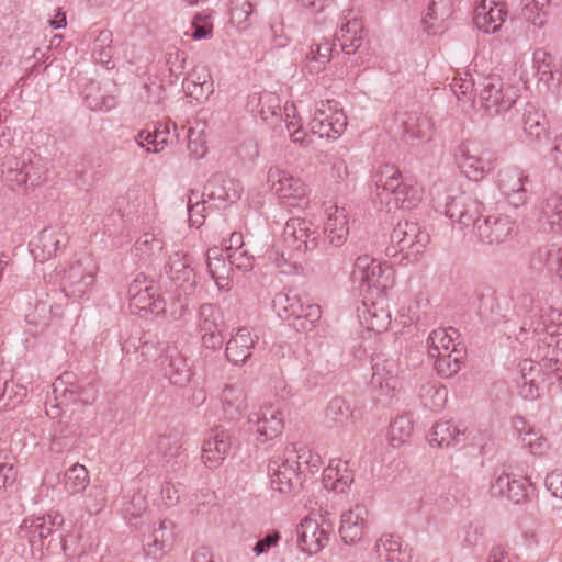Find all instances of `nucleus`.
<instances>
[{
    "label": "nucleus",
    "mask_w": 562,
    "mask_h": 562,
    "mask_svg": "<svg viewBox=\"0 0 562 562\" xmlns=\"http://www.w3.org/2000/svg\"><path fill=\"white\" fill-rule=\"evenodd\" d=\"M319 234L310 221L290 218L283 228L281 240L268 251L269 260L282 273H291L302 268L301 258L318 246Z\"/></svg>",
    "instance_id": "nucleus-1"
},
{
    "label": "nucleus",
    "mask_w": 562,
    "mask_h": 562,
    "mask_svg": "<svg viewBox=\"0 0 562 562\" xmlns=\"http://www.w3.org/2000/svg\"><path fill=\"white\" fill-rule=\"evenodd\" d=\"M454 157L461 171L473 181H479L494 168L495 153L475 142L461 143Z\"/></svg>",
    "instance_id": "nucleus-2"
},
{
    "label": "nucleus",
    "mask_w": 562,
    "mask_h": 562,
    "mask_svg": "<svg viewBox=\"0 0 562 562\" xmlns=\"http://www.w3.org/2000/svg\"><path fill=\"white\" fill-rule=\"evenodd\" d=\"M391 245L386 248V255L395 257L403 254V258L420 254L428 245L430 237L418 223L400 221L391 233Z\"/></svg>",
    "instance_id": "nucleus-3"
},
{
    "label": "nucleus",
    "mask_w": 562,
    "mask_h": 562,
    "mask_svg": "<svg viewBox=\"0 0 562 562\" xmlns=\"http://www.w3.org/2000/svg\"><path fill=\"white\" fill-rule=\"evenodd\" d=\"M268 183L284 206L297 209L307 206L306 187L301 179L295 178L290 171L271 167L268 171Z\"/></svg>",
    "instance_id": "nucleus-4"
},
{
    "label": "nucleus",
    "mask_w": 562,
    "mask_h": 562,
    "mask_svg": "<svg viewBox=\"0 0 562 562\" xmlns=\"http://www.w3.org/2000/svg\"><path fill=\"white\" fill-rule=\"evenodd\" d=\"M271 487L280 494L291 496L297 494L303 485L301 462L290 457H273L268 465Z\"/></svg>",
    "instance_id": "nucleus-5"
},
{
    "label": "nucleus",
    "mask_w": 562,
    "mask_h": 562,
    "mask_svg": "<svg viewBox=\"0 0 562 562\" xmlns=\"http://www.w3.org/2000/svg\"><path fill=\"white\" fill-rule=\"evenodd\" d=\"M351 277L355 283H359L361 291L369 292L372 289L383 291L392 283V269L363 255L356 259Z\"/></svg>",
    "instance_id": "nucleus-6"
},
{
    "label": "nucleus",
    "mask_w": 562,
    "mask_h": 562,
    "mask_svg": "<svg viewBox=\"0 0 562 562\" xmlns=\"http://www.w3.org/2000/svg\"><path fill=\"white\" fill-rule=\"evenodd\" d=\"M516 100V90L510 86H505L498 76L492 75L484 79L480 91V102L488 115H499L508 111Z\"/></svg>",
    "instance_id": "nucleus-7"
},
{
    "label": "nucleus",
    "mask_w": 562,
    "mask_h": 562,
    "mask_svg": "<svg viewBox=\"0 0 562 562\" xmlns=\"http://www.w3.org/2000/svg\"><path fill=\"white\" fill-rule=\"evenodd\" d=\"M35 154L25 150L20 157L9 155L2 161V176L5 182L12 188H20L30 183L37 186L41 182L38 168L33 161Z\"/></svg>",
    "instance_id": "nucleus-8"
},
{
    "label": "nucleus",
    "mask_w": 562,
    "mask_h": 562,
    "mask_svg": "<svg viewBox=\"0 0 562 562\" xmlns=\"http://www.w3.org/2000/svg\"><path fill=\"white\" fill-rule=\"evenodd\" d=\"M240 181L224 172L213 173L206 181L202 196L213 202L216 209H226L241 196Z\"/></svg>",
    "instance_id": "nucleus-9"
},
{
    "label": "nucleus",
    "mask_w": 562,
    "mask_h": 562,
    "mask_svg": "<svg viewBox=\"0 0 562 562\" xmlns=\"http://www.w3.org/2000/svg\"><path fill=\"white\" fill-rule=\"evenodd\" d=\"M516 222L506 214H490L483 216L475 227L474 235L485 245H499L512 239L516 233Z\"/></svg>",
    "instance_id": "nucleus-10"
},
{
    "label": "nucleus",
    "mask_w": 562,
    "mask_h": 562,
    "mask_svg": "<svg viewBox=\"0 0 562 562\" xmlns=\"http://www.w3.org/2000/svg\"><path fill=\"white\" fill-rule=\"evenodd\" d=\"M337 102L327 100L322 102L310 122L311 132L321 138H338L347 126V116L342 110L336 109Z\"/></svg>",
    "instance_id": "nucleus-11"
},
{
    "label": "nucleus",
    "mask_w": 562,
    "mask_h": 562,
    "mask_svg": "<svg viewBox=\"0 0 562 562\" xmlns=\"http://www.w3.org/2000/svg\"><path fill=\"white\" fill-rule=\"evenodd\" d=\"M483 203L471 193L462 192L451 198L446 204V214L461 228L472 227L473 233L479 222L483 220Z\"/></svg>",
    "instance_id": "nucleus-12"
},
{
    "label": "nucleus",
    "mask_w": 562,
    "mask_h": 562,
    "mask_svg": "<svg viewBox=\"0 0 562 562\" xmlns=\"http://www.w3.org/2000/svg\"><path fill=\"white\" fill-rule=\"evenodd\" d=\"M224 322L220 310L211 304L204 303L198 312L196 327L201 336L202 345L211 350L222 347L224 338L222 335Z\"/></svg>",
    "instance_id": "nucleus-13"
},
{
    "label": "nucleus",
    "mask_w": 562,
    "mask_h": 562,
    "mask_svg": "<svg viewBox=\"0 0 562 562\" xmlns=\"http://www.w3.org/2000/svg\"><path fill=\"white\" fill-rule=\"evenodd\" d=\"M333 530L330 522L305 518L296 527L297 544L302 551L315 554L328 543Z\"/></svg>",
    "instance_id": "nucleus-14"
},
{
    "label": "nucleus",
    "mask_w": 562,
    "mask_h": 562,
    "mask_svg": "<svg viewBox=\"0 0 562 562\" xmlns=\"http://www.w3.org/2000/svg\"><path fill=\"white\" fill-rule=\"evenodd\" d=\"M398 385V363L395 359L376 356L372 359L370 387L379 396H391Z\"/></svg>",
    "instance_id": "nucleus-15"
},
{
    "label": "nucleus",
    "mask_w": 562,
    "mask_h": 562,
    "mask_svg": "<svg viewBox=\"0 0 562 562\" xmlns=\"http://www.w3.org/2000/svg\"><path fill=\"white\" fill-rule=\"evenodd\" d=\"M81 44L91 47V55L97 64L104 66L106 69L115 67L113 33L110 30L93 25L83 35Z\"/></svg>",
    "instance_id": "nucleus-16"
},
{
    "label": "nucleus",
    "mask_w": 562,
    "mask_h": 562,
    "mask_svg": "<svg viewBox=\"0 0 562 562\" xmlns=\"http://www.w3.org/2000/svg\"><path fill=\"white\" fill-rule=\"evenodd\" d=\"M232 447V437L223 426L212 429L202 446V461L210 469L218 468Z\"/></svg>",
    "instance_id": "nucleus-17"
},
{
    "label": "nucleus",
    "mask_w": 562,
    "mask_h": 562,
    "mask_svg": "<svg viewBox=\"0 0 562 562\" xmlns=\"http://www.w3.org/2000/svg\"><path fill=\"white\" fill-rule=\"evenodd\" d=\"M247 109L259 115L260 119L273 128L280 127L282 122L281 100L279 95L270 91L252 93L248 97Z\"/></svg>",
    "instance_id": "nucleus-18"
},
{
    "label": "nucleus",
    "mask_w": 562,
    "mask_h": 562,
    "mask_svg": "<svg viewBox=\"0 0 562 562\" xmlns=\"http://www.w3.org/2000/svg\"><path fill=\"white\" fill-rule=\"evenodd\" d=\"M159 367L164 376L176 386H186L191 380V368L176 347H168L165 350L159 357Z\"/></svg>",
    "instance_id": "nucleus-19"
},
{
    "label": "nucleus",
    "mask_w": 562,
    "mask_h": 562,
    "mask_svg": "<svg viewBox=\"0 0 562 562\" xmlns=\"http://www.w3.org/2000/svg\"><path fill=\"white\" fill-rule=\"evenodd\" d=\"M248 423L255 425L256 432L263 441L278 437L284 427L280 404L263 405L258 413L249 415Z\"/></svg>",
    "instance_id": "nucleus-20"
},
{
    "label": "nucleus",
    "mask_w": 562,
    "mask_h": 562,
    "mask_svg": "<svg viewBox=\"0 0 562 562\" xmlns=\"http://www.w3.org/2000/svg\"><path fill=\"white\" fill-rule=\"evenodd\" d=\"M369 516V509L363 504H356L341 515L339 533L346 544H353L362 539Z\"/></svg>",
    "instance_id": "nucleus-21"
},
{
    "label": "nucleus",
    "mask_w": 562,
    "mask_h": 562,
    "mask_svg": "<svg viewBox=\"0 0 562 562\" xmlns=\"http://www.w3.org/2000/svg\"><path fill=\"white\" fill-rule=\"evenodd\" d=\"M528 181V176L518 168H508L498 173V187L515 207L524 205L528 200V190L525 187Z\"/></svg>",
    "instance_id": "nucleus-22"
},
{
    "label": "nucleus",
    "mask_w": 562,
    "mask_h": 562,
    "mask_svg": "<svg viewBox=\"0 0 562 562\" xmlns=\"http://www.w3.org/2000/svg\"><path fill=\"white\" fill-rule=\"evenodd\" d=\"M531 484L525 477L516 479L503 472L492 483L490 492L495 497H506L515 504H520L529 497Z\"/></svg>",
    "instance_id": "nucleus-23"
},
{
    "label": "nucleus",
    "mask_w": 562,
    "mask_h": 562,
    "mask_svg": "<svg viewBox=\"0 0 562 562\" xmlns=\"http://www.w3.org/2000/svg\"><path fill=\"white\" fill-rule=\"evenodd\" d=\"M504 3L495 0H480L474 9L473 21L485 33L496 32L505 21Z\"/></svg>",
    "instance_id": "nucleus-24"
},
{
    "label": "nucleus",
    "mask_w": 562,
    "mask_h": 562,
    "mask_svg": "<svg viewBox=\"0 0 562 562\" xmlns=\"http://www.w3.org/2000/svg\"><path fill=\"white\" fill-rule=\"evenodd\" d=\"M403 131V138L409 140H429L432 135V122L426 114L413 111L404 112L398 116Z\"/></svg>",
    "instance_id": "nucleus-25"
},
{
    "label": "nucleus",
    "mask_w": 562,
    "mask_h": 562,
    "mask_svg": "<svg viewBox=\"0 0 562 562\" xmlns=\"http://www.w3.org/2000/svg\"><path fill=\"white\" fill-rule=\"evenodd\" d=\"M258 337L254 338L246 327L237 329L226 344V359L234 364H244L250 357Z\"/></svg>",
    "instance_id": "nucleus-26"
},
{
    "label": "nucleus",
    "mask_w": 562,
    "mask_h": 562,
    "mask_svg": "<svg viewBox=\"0 0 562 562\" xmlns=\"http://www.w3.org/2000/svg\"><path fill=\"white\" fill-rule=\"evenodd\" d=\"M522 128L533 142L548 139L549 122L544 112L533 103H527L522 112Z\"/></svg>",
    "instance_id": "nucleus-27"
},
{
    "label": "nucleus",
    "mask_w": 562,
    "mask_h": 562,
    "mask_svg": "<svg viewBox=\"0 0 562 562\" xmlns=\"http://www.w3.org/2000/svg\"><path fill=\"white\" fill-rule=\"evenodd\" d=\"M175 524L170 519H164L159 522L158 528H155L148 537L145 546L147 555L154 559H160L169 551L175 540Z\"/></svg>",
    "instance_id": "nucleus-28"
},
{
    "label": "nucleus",
    "mask_w": 562,
    "mask_h": 562,
    "mask_svg": "<svg viewBox=\"0 0 562 562\" xmlns=\"http://www.w3.org/2000/svg\"><path fill=\"white\" fill-rule=\"evenodd\" d=\"M221 401L223 412L231 420L239 419L248 407L247 395L240 384H226L221 393Z\"/></svg>",
    "instance_id": "nucleus-29"
},
{
    "label": "nucleus",
    "mask_w": 562,
    "mask_h": 562,
    "mask_svg": "<svg viewBox=\"0 0 562 562\" xmlns=\"http://www.w3.org/2000/svg\"><path fill=\"white\" fill-rule=\"evenodd\" d=\"M362 21L352 18L340 26L335 34V41L339 43L340 50L346 55L356 54L363 43Z\"/></svg>",
    "instance_id": "nucleus-30"
},
{
    "label": "nucleus",
    "mask_w": 562,
    "mask_h": 562,
    "mask_svg": "<svg viewBox=\"0 0 562 562\" xmlns=\"http://www.w3.org/2000/svg\"><path fill=\"white\" fill-rule=\"evenodd\" d=\"M181 434L178 430H170L158 437L157 449L166 462H171L172 469L175 465L180 468L186 463L188 454L184 452L181 442Z\"/></svg>",
    "instance_id": "nucleus-31"
},
{
    "label": "nucleus",
    "mask_w": 562,
    "mask_h": 562,
    "mask_svg": "<svg viewBox=\"0 0 562 562\" xmlns=\"http://www.w3.org/2000/svg\"><path fill=\"white\" fill-rule=\"evenodd\" d=\"M353 482V473L348 462L333 460L323 472V483L327 490L344 493Z\"/></svg>",
    "instance_id": "nucleus-32"
},
{
    "label": "nucleus",
    "mask_w": 562,
    "mask_h": 562,
    "mask_svg": "<svg viewBox=\"0 0 562 562\" xmlns=\"http://www.w3.org/2000/svg\"><path fill=\"white\" fill-rule=\"evenodd\" d=\"M374 184L376 187V194L381 202H385L392 198L404 182L402 175L397 168L391 165L382 166L373 177Z\"/></svg>",
    "instance_id": "nucleus-33"
},
{
    "label": "nucleus",
    "mask_w": 562,
    "mask_h": 562,
    "mask_svg": "<svg viewBox=\"0 0 562 562\" xmlns=\"http://www.w3.org/2000/svg\"><path fill=\"white\" fill-rule=\"evenodd\" d=\"M451 14V0H431L422 20L423 29L427 34L435 35L442 31L443 22Z\"/></svg>",
    "instance_id": "nucleus-34"
},
{
    "label": "nucleus",
    "mask_w": 562,
    "mask_h": 562,
    "mask_svg": "<svg viewBox=\"0 0 562 562\" xmlns=\"http://www.w3.org/2000/svg\"><path fill=\"white\" fill-rule=\"evenodd\" d=\"M68 378L69 374L64 372L52 384L53 397L48 398L46 402V414L52 419L60 418L63 413L69 406L70 402L68 397Z\"/></svg>",
    "instance_id": "nucleus-35"
},
{
    "label": "nucleus",
    "mask_w": 562,
    "mask_h": 562,
    "mask_svg": "<svg viewBox=\"0 0 562 562\" xmlns=\"http://www.w3.org/2000/svg\"><path fill=\"white\" fill-rule=\"evenodd\" d=\"M324 234L329 244L335 247H339L346 241L349 227L345 209L335 206L334 213L328 214L327 222L324 226Z\"/></svg>",
    "instance_id": "nucleus-36"
},
{
    "label": "nucleus",
    "mask_w": 562,
    "mask_h": 562,
    "mask_svg": "<svg viewBox=\"0 0 562 562\" xmlns=\"http://www.w3.org/2000/svg\"><path fill=\"white\" fill-rule=\"evenodd\" d=\"M224 249L220 247H212L206 252V266L209 273L215 280L220 289L229 286V262H226L227 257H224Z\"/></svg>",
    "instance_id": "nucleus-37"
},
{
    "label": "nucleus",
    "mask_w": 562,
    "mask_h": 562,
    "mask_svg": "<svg viewBox=\"0 0 562 562\" xmlns=\"http://www.w3.org/2000/svg\"><path fill=\"white\" fill-rule=\"evenodd\" d=\"M338 54L336 44L324 40L319 43H314L310 47V52L306 54V67L310 72L318 74L325 66L331 60V58Z\"/></svg>",
    "instance_id": "nucleus-38"
},
{
    "label": "nucleus",
    "mask_w": 562,
    "mask_h": 562,
    "mask_svg": "<svg viewBox=\"0 0 562 562\" xmlns=\"http://www.w3.org/2000/svg\"><path fill=\"white\" fill-rule=\"evenodd\" d=\"M540 221L552 232L562 229V193H550L540 204Z\"/></svg>",
    "instance_id": "nucleus-39"
},
{
    "label": "nucleus",
    "mask_w": 562,
    "mask_h": 562,
    "mask_svg": "<svg viewBox=\"0 0 562 562\" xmlns=\"http://www.w3.org/2000/svg\"><path fill=\"white\" fill-rule=\"evenodd\" d=\"M463 437L464 431H461L452 422L440 420L432 426L428 440L432 446L448 448L460 442Z\"/></svg>",
    "instance_id": "nucleus-40"
},
{
    "label": "nucleus",
    "mask_w": 562,
    "mask_h": 562,
    "mask_svg": "<svg viewBox=\"0 0 562 562\" xmlns=\"http://www.w3.org/2000/svg\"><path fill=\"white\" fill-rule=\"evenodd\" d=\"M457 334V330L452 327L449 328H438L430 333L427 346H428V355L429 356H439L443 353L462 351L461 349H457V345L453 342V335Z\"/></svg>",
    "instance_id": "nucleus-41"
},
{
    "label": "nucleus",
    "mask_w": 562,
    "mask_h": 562,
    "mask_svg": "<svg viewBox=\"0 0 562 562\" xmlns=\"http://www.w3.org/2000/svg\"><path fill=\"white\" fill-rule=\"evenodd\" d=\"M273 307L282 319H291L302 312V299L294 290H288L274 295Z\"/></svg>",
    "instance_id": "nucleus-42"
},
{
    "label": "nucleus",
    "mask_w": 562,
    "mask_h": 562,
    "mask_svg": "<svg viewBox=\"0 0 562 562\" xmlns=\"http://www.w3.org/2000/svg\"><path fill=\"white\" fill-rule=\"evenodd\" d=\"M213 82L211 81L210 72L202 68L193 69L188 78L183 81V88L188 94L196 100L207 98L212 92Z\"/></svg>",
    "instance_id": "nucleus-43"
},
{
    "label": "nucleus",
    "mask_w": 562,
    "mask_h": 562,
    "mask_svg": "<svg viewBox=\"0 0 562 562\" xmlns=\"http://www.w3.org/2000/svg\"><path fill=\"white\" fill-rule=\"evenodd\" d=\"M130 300V307L137 312H150L159 315L165 312L166 303L159 296L156 297L155 286L144 288V291Z\"/></svg>",
    "instance_id": "nucleus-44"
},
{
    "label": "nucleus",
    "mask_w": 562,
    "mask_h": 562,
    "mask_svg": "<svg viewBox=\"0 0 562 562\" xmlns=\"http://www.w3.org/2000/svg\"><path fill=\"white\" fill-rule=\"evenodd\" d=\"M448 391L437 382H427L420 386L419 398L422 404L430 411H440L447 402Z\"/></svg>",
    "instance_id": "nucleus-45"
},
{
    "label": "nucleus",
    "mask_w": 562,
    "mask_h": 562,
    "mask_svg": "<svg viewBox=\"0 0 562 562\" xmlns=\"http://www.w3.org/2000/svg\"><path fill=\"white\" fill-rule=\"evenodd\" d=\"M325 417L328 423L345 426L355 422V411L342 397H334L327 405Z\"/></svg>",
    "instance_id": "nucleus-46"
},
{
    "label": "nucleus",
    "mask_w": 562,
    "mask_h": 562,
    "mask_svg": "<svg viewBox=\"0 0 562 562\" xmlns=\"http://www.w3.org/2000/svg\"><path fill=\"white\" fill-rule=\"evenodd\" d=\"M375 553L380 560L387 562H401L402 541L393 535H382L375 542Z\"/></svg>",
    "instance_id": "nucleus-47"
},
{
    "label": "nucleus",
    "mask_w": 562,
    "mask_h": 562,
    "mask_svg": "<svg viewBox=\"0 0 562 562\" xmlns=\"http://www.w3.org/2000/svg\"><path fill=\"white\" fill-rule=\"evenodd\" d=\"M166 271L175 283L181 284L188 282L193 276V269L190 267V259L187 255L175 252L169 257Z\"/></svg>",
    "instance_id": "nucleus-48"
},
{
    "label": "nucleus",
    "mask_w": 562,
    "mask_h": 562,
    "mask_svg": "<svg viewBox=\"0 0 562 562\" xmlns=\"http://www.w3.org/2000/svg\"><path fill=\"white\" fill-rule=\"evenodd\" d=\"M82 94L85 104L93 111H109L116 104L115 98L102 94L100 86L93 81L85 88Z\"/></svg>",
    "instance_id": "nucleus-49"
},
{
    "label": "nucleus",
    "mask_w": 562,
    "mask_h": 562,
    "mask_svg": "<svg viewBox=\"0 0 562 562\" xmlns=\"http://www.w3.org/2000/svg\"><path fill=\"white\" fill-rule=\"evenodd\" d=\"M420 200L418 188L403 182L401 187L395 191L394 195L386 200L389 207L394 206L398 209H412Z\"/></svg>",
    "instance_id": "nucleus-50"
},
{
    "label": "nucleus",
    "mask_w": 562,
    "mask_h": 562,
    "mask_svg": "<svg viewBox=\"0 0 562 562\" xmlns=\"http://www.w3.org/2000/svg\"><path fill=\"white\" fill-rule=\"evenodd\" d=\"M435 359L434 367L442 378H450L461 369L462 351L430 356Z\"/></svg>",
    "instance_id": "nucleus-51"
},
{
    "label": "nucleus",
    "mask_w": 562,
    "mask_h": 562,
    "mask_svg": "<svg viewBox=\"0 0 562 562\" xmlns=\"http://www.w3.org/2000/svg\"><path fill=\"white\" fill-rule=\"evenodd\" d=\"M321 317L322 310L319 305L310 303L304 304L302 302V312L292 317L294 319L293 326L299 331H310L314 328Z\"/></svg>",
    "instance_id": "nucleus-52"
},
{
    "label": "nucleus",
    "mask_w": 562,
    "mask_h": 562,
    "mask_svg": "<svg viewBox=\"0 0 562 562\" xmlns=\"http://www.w3.org/2000/svg\"><path fill=\"white\" fill-rule=\"evenodd\" d=\"M533 67L541 81L553 79V72L557 70L554 57L543 48H537L532 56Z\"/></svg>",
    "instance_id": "nucleus-53"
},
{
    "label": "nucleus",
    "mask_w": 562,
    "mask_h": 562,
    "mask_svg": "<svg viewBox=\"0 0 562 562\" xmlns=\"http://www.w3.org/2000/svg\"><path fill=\"white\" fill-rule=\"evenodd\" d=\"M413 432V420L409 414L401 415L390 426L392 446L396 447L405 442Z\"/></svg>",
    "instance_id": "nucleus-54"
},
{
    "label": "nucleus",
    "mask_w": 562,
    "mask_h": 562,
    "mask_svg": "<svg viewBox=\"0 0 562 562\" xmlns=\"http://www.w3.org/2000/svg\"><path fill=\"white\" fill-rule=\"evenodd\" d=\"M254 12V0H231V22L240 30L249 26V18Z\"/></svg>",
    "instance_id": "nucleus-55"
},
{
    "label": "nucleus",
    "mask_w": 562,
    "mask_h": 562,
    "mask_svg": "<svg viewBox=\"0 0 562 562\" xmlns=\"http://www.w3.org/2000/svg\"><path fill=\"white\" fill-rule=\"evenodd\" d=\"M171 128L176 132L177 125L171 120H168L164 123H159L153 133L146 134V143L154 145L153 150L155 153H159L164 149L165 145L168 143V136L171 133Z\"/></svg>",
    "instance_id": "nucleus-56"
},
{
    "label": "nucleus",
    "mask_w": 562,
    "mask_h": 562,
    "mask_svg": "<svg viewBox=\"0 0 562 562\" xmlns=\"http://www.w3.org/2000/svg\"><path fill=\"white\" fill-rule=\"evenodd\" d=\"M42 520L43 516H30L26 517L20 526V536L26 538L32 548H37Z\"/></svg>",
    "instance_id": "nucleus-57"
},
{
    "label": "nucleus",
    "mask_w": 562,
    "mask_h": 562,
    "mask_svg": "<svg viewBox=\"0 0 562 562\" xmlns=\"http://www.w3.org/2000/svg\"><path fill=\"white\" fill-rule=\"evenodd\" d=\"M64 524V517L56 513L54 515L48 514L47 516H43L42 525H41V536L38 537L37 548L43 549L45 546V540L49 535H52L55 530H57Z\"/></svg>",
    "instance_id": "nucleus-58"
},
{
    "label": "nucleus",
    "mask_w": 562,
    "mask_h": 562,
    "mask_svg": "<svg viewBox=\"0 0 562 562\" xmlns=\"http://www.w3.org/2000/svg\"><path fill=\"white\" fill-rule=\"evenodd\" d=\"M16 474L14 465L9 461L8 453L0 451V493L15 482Z\"/></svg>",
    "instance_id": "nucleus-59"
},
{
    "label": "nucleus",
    "mask_w": 562,
    "mask_h": 562,
    "mask_svg": "<svg viewBox=\"0 0 562 562\" xmlns=\"http://www.w3.org/2000/svg\"><path fill=\"white\" fill-rule=\"evenodd\" d=\"M521 442L525 447H528L532 454L541 456L548 448V440L543 436L528 430L520 435Z\"/></svg>",
    "instance_id": "nucleus-60"
},
{
    "label": "nucleus",
    "mask_w": 562,
    "mask_h": 562,
    "mask_svg": "<svg viewBox=\"0 0 562 562\" xmlns=\"http://www.w3.org/2000/svg\"><path fill=\"white\" fill-rule=\"evenodd\" d=\"M283 457H290L291 460L300 461L301 467L304 464L311 470H318L319 467V456H312L311 451L305 448L297 450L295 447H292V449L285 450Z\"/></svg>",
    "instance_id": "nucleus-61"
},
{
    "label": "nucleus",
    "mask_w": 562,
    "mask_h": 562,
    "mask_svg": "<svg viewBox=\"0 0 562 562\" xmlns=\"http://www.w3.org/2000/svg\"><path fill=\"white\" fill-rule=\"evenodd\" d=\"M226 257L229 266H234L239 270L248 271L254 267L255 258L246 249H234Z\"/></svg>",
    "instance_id": "nucleus-62"
},
{
    "label": "nucleus",
    "mask_w": 562,
    "mask_h": 562,
    "mask_svg": "<svg viewBox=\"0 0 562 562\" xmlns=\"http://www.w3.org/2000/svg\"><path fill=\"white\" fill-rule=\"evenodd\" d=\"M213 30V24L210 21V16L196 14L192 21V33L191 36L194 40L206 38L211 35Z\"/></svg>",
    "instance_id": "nucleus-63"
},
{
    "label": "nucleus",
    "mask_w": 562,
    "mask_h": 562,
    "mask_svg": "<svg viewBox=\"0 0 562 562\" xmlns=\"http://www.w3.org/2000/svg\"><path fill=\"white\" fill-rule=\"evenodd\" d=\"M544 257L548 269L562 279V247L552 245L547 249Z\"/></svg>",
    "instance_id": "nucleus-64"
}]
</instances>
